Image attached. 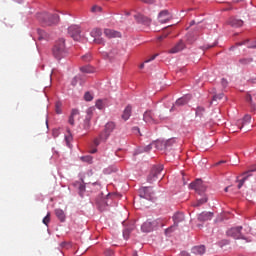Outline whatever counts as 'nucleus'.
I'll list each match as a JSON object with an SVG mask.
<instances>
[{
	"instance_id": "603ef678",
	"label": "nucleus",
	"mask_w": 256,
	"mask_h": 256,
	"mask_svg": "<svg viewBox=\"0 0 256 256\" xmlns=\"http://www.w3.org/2000/svg\"><path fill=\"white\" fill-rule=\"evenodd\" d=\"M180 255H181V256H191V254H189V253L186 252V251H182Z\"/></svg>"
},
{
	"instance_id": "13d9d810",
	"label": "nucleus",
	"mask_w": 256,
	"mask_h": 256,
	"mask_svg": "<svg viewBox=\"0 0 256 256\" xmlns=\"http://www.w3.org/2000/svg\"><path fill=\"white\" fill-rule=\"evenodd\" d=\"M224 191H225V193H227V192L229 191V187H226V188L224 189Z\"/></svg>"
},
{
	"instance_id": "c03bdc74",
	"label": "nucleus",
	"mask_w": 256,
	"mask_h": 256,
	"mask_svg": "<svg viewBox=\"0 0 256 256\" xmlns=\"http://www.w3.org/2000/svg\"><path fill=\"white\" fill-rule=\"evenodd\" d=\"M72 140H73V136H65L66 145L68 147H71V144L69 143H71Z\"/></svg>"
},
{
	"instance_id": "864d4df0",
	"label": "nucleus",
	"mask_w": 256,
	"mask_h": 256,
	"mask_svg": "<svg viewBox=\"0 0 256 256\" xmlns=\"http://www.w3.org/2000/svg\"><path fill=\"white\" fill-rule=\"evenodd\" d=\"M144 151H146V152H147V151H151V145L146 146L145 149H144Z\"/></svg>"
},
{
	"instance_id": "9d476101",
	"label": "nucleus",
	"mask_w": 256,
	"mask_h": 256,
	"mask_svg": "<svg viewBox=\"0 0 256 256\" xmlns=\"http://www.w3.org/2000/svg\"><path fill=\"white\" fill-rule=\"evenodd\" d=\"M256 171V164L251 166L250 169L242 174L243 178L239 180L238 189H241L243 185H245V181L251 177V173H254Z\"/></svg>"
},
{
	"instance_id": "ea45409f",
	"label": "nucleus",
	"mask_w": 256,
	"mask_h": 256,
	"mask_svg": "<svg viewBox=\"0 0 256 256\" xmlns=\"http://www.w3.org/2000/svg\"><path fill=\"white\" fill-rule=\"evenodd\" d=\"M224 96H225V94H223V93L216 94L213 96V101H221V99H223Z\"/></svg>"
},
{
	"instance_id": "f8f14e48",
	"label": "nucleus",
	"mask_w": 256,
	"mask_h": 256,
	"mask_svg": "<svg viewBox=\"0 0 256 256\" xmlns=\"http://www.w3.org/2000/svg\"><path fill=\"white\" fill-rule=\"evenodd\" d=\"M143 121L149 123L150 125H156L157 120H155V114L151 110H147L143 115Z\"/></svg>"
},
{
	"instance_id": "7ed1b4c3",
	"label": "nucleus",
	"mask_w": 256,
	"mask_h": 256,
	"mask_svg": "<svg viewBox=\"0 0 256 256\" xmlns=\"http://www.w3.org/2000/svg\"><path fill=\"white\" fill-rule=\"evenodd\" d=\"M39 21L45 23V25H55V23H59V15L58 14H49L47 12L38 14Z\"/></svg>"
},
{
	"instance_id": "f3484780",
	"label": "nucleus",
	"mask_w": 256,
	"mask_h": 256,
	"mask_svg": "<svg viewBox=\"0 0 256 256\" xmlns=\"http://www.w3.org/2000/svg\"><path fill=\"white\" fill-rule=\"evenodd\" d=\"M189 103V96H184L182 98H179L176 100L175 105L170 109V111H173L175 107H181L183 105H187Z\"/></svg>"
},
{
	"instance_id": "6e6d98bb",
	"label": "nucleus",
	"mask_w": 256,
	"mask_h": 256,
	"mask_svg": "<svg viewBox=\"0 0 256 256\" xmlns=\"http://www.w3.org/2000/svg\"><path fill=\"white\" fill-rule=\"evenodd\" d=\"M222 84H223V85H227V80L222 79Z\"/></svg>"
},
{
	"instance_id": "2eb2a0df",
	"label": "nucleus",
	"mask_w": 256,
	"mask_h": 256,
	"mask_svg": "<svg viewBox=\"0 0 256 256\" xmlns=\"http://www.w3.org/2000/svg\"><path fill=\"white\" fill-rule=\"evenodd\" d=\"M153 188L151 187H142L140 188V197L143 199H152Z\"/></svg>"
},
{
	"instance_id": "412c9836",
	"label": "nucleus",
	"mask_w": 256,
	"mask_h": 256,
	"mask_svg": "<svg viewBox=\"0 0 256 256\" xmlns=\"http://www.w3.org/2000/svg\"><path fill=\"white\" fill-rule=\"evenodd\" d=\"M93 108H89L87 110V116L86 119L84 120V129H89L91 127V115H93Z\"/></svg>"
},
{
	"instance_id": "de8ad7c7",
	"label": "nucleus",
	"mask_w": 256,
	"mask_h": 256,
	"mask_svg": "<svg viewBox=\"0 0 256 256\" xmlns=\"http://www.w3.org/2000/svg\"><path fill=\"white\" fill-rule=\"evenodd\" d=\"M101 141H104V140H101V135L99 136V138H96L94 140V145L97 147L100 145Z\"/></svg>"
},
{
	"instance_id": "72a5a7b5",
	"label": "nucleus",
	"mask_w": 256,
	"mask_h": 256,
	"mask_svg": "<svg viewBox=\"0 0 256 256\" xmlns=\"http://www.w3.org/2000/svg\"><path fill=\"white\" fill-rule=\"evenodd\" d=\"M205 113V108L199 106L196 109V115L197 117H203V114Z\"/></svg>"
},
{
	"instance_id": "2f4dec72",
	"label": "nucleus",
	"mask_w": 256,
	"mask_h": 256,
	"mask_svg": "<svg viewBox=\"0 0 256 256\" xmlns=\"http://www.w3.org/2000/svg\"><path fill=\"white\" fill-rule=\"evenodd\" d=\"M207 198L204 196L202 199H199L195 204L194 207H201V205H204V203H207Z\"/></svg>"
},
{
	"instance_id": "dca6fc26",
	"label": "nucleus",
	"mask_w": 256,
	"mask_h": 256,
	"mask_svg": "<svg viewBox=\"0 0 256 256\" xmlns=\"http://www.w3.org/2000/svg\"><path fill=\"white\" fill-rule=\"evenodd\" d=\"M241 45H246L248 49H256V40L246 39L242 42L236 43L237 47H241Z\"/></svg>"
},
{
	"instance_id": "a19ab883",
	"label": "nucleus",
	"mask_w": 256,
	"mask_h": 256,
	"mask_svg": "<svg viewBox=\"0 0 256 256\" xmlns=\"http://www.w3.org/2000/svg\"><path fill=\"white\" fill-rule=\"evenodd\" d=\"M81 161H84L85 163H92L93 157H91V156H84V157H81Z\"/></svg>"
},
{
	"instance_id": "4be33fe9",
	"label": "nucleus",
	"mask_w": 256,
	"mask_h": 256,
	"mask_svg": "<svg viewBox=\"0 0 256 256\" xmlns=\"http://www.w3.org/2000/svg\"><path fill=\"white\" fill-rule=\"evenodd\" d=\"M104 35H106L108 39H113L115 37H121V32L111 30V29H105Z\"/></svg>"
},
{
	"instance_id": "c756f323",
	"label": "nucleus",
	"mask_w": 256,
	"mask_h": 256,
	"mask_svg": "<svg viewBox=\"0 0 256 256\" xmlns=\"http://www.w3.org/2000/svg\"><path fill=\"white\" fill-rule=\"evenodd\" d=\"M82 73H93L94 69L91 66H82L80 67Z\"/></svg>"
},
{
	"instance_id": "cd10ccee",
	"label": "nucleus",
	"mask_w": 256,
	"mask_h": 256,
	"mask_svg": "<svg viewBox=\"0 0 256 256\" xmlns=\"http://www.w3.org/2000/svg\"><path fill=\"white\" fill-rule=\"evenodd\" d=\"M55 215L58 217L59 221L62 223L65 221V212L61 209H56L55 210Z\"/></svg>"
},
{
	"instance_id": "4c0bfd02",
	"label": "nucleus",
	"mask_w": 256,
	"mask_h": 256,
	"mask_svg": "<svg viewBox=\"0 0 256 256\" xmlns=\"http://www.w3.org/2000/svg\"><path fill=\"white\" fill-rule=\"evenodd\" d=\"M63 106V104L61 102H56L55 104V111L58 115H61V107Z\"/></svg>"
},
{
	"instance_id": "4d7b16f0",
	"label": "nucleus",
	"mask_w": 256,
	"mask_h": 256,
	"mask_svg": "<svg viewBox=\"0 0 256 256\" xmlns=\"http://www.w3.org/2000/svg\"><path fill=\"white\" fill-rule=\"evenodd\" d=\"M144 67H145L144 63L140 65V69H143Z\"/></svg>"
},
{
	"instance_id": "7c9ffc66",
	"label": "nucleus",
	"mask_w": 256,
	"mask_h": 256,
	"mask_svg": "<svg viewBox=\"0 0 256 256\" xmlns=\"http://www.w3.org/2000/svg\"><path fill=\"white\" fill-rule=\"evenodd\" d=\"M72 85L73 87H75V85H77L78 83H80V85H82L83 83V80L81 79V76L78 75V76H75L73 79H72Z\"/></svg>"
},
{
	"instance_id": "6e6552de",
	"label": "nucleus",
	"mask_w": 256,
	"mask_h": 256,
	"mask_svg": "<svg viewBox=\"0 0 256 256\" xmlns=\"http://www.w3.org/2000/svg\"><path fill=\"white\" fill-rule=\"evenodd\" d=\"M68 35L74 39V41H79L81 39V27L78 25H72L68 28Z\"/></svg>"
},
{
	"instance_id": "bb28decb",
	"label": "nucleus",
	"mask_w": 256,
	"mask_h": 256,
	"mask_svg": "<svg viewBox=\"0 0 256 256\" xmlns=\"http://www.w3.org/2000/svg\"><path fill=\"white\" fill-rule=\"evenodd\" d=\"M129 117H131V106H127L122 114V119H124V121L129 120Z\"/></svg>"
},
{
	"instance_id": "aec40b11",
	"label": "nucleus",
	"mask_w": 256,
	"mask_h": 256,
	"mask_svg": "<svg viewBox=\"0 0 256 256\" xmlns=\"http://www.w3.org/2000/svg\"><path fill=\"white\" fill-rule=\"evenodd\" d=\"M185 49V43L183 40H180L172 49L168 51V53H179V51H183Z\"/></svg>"
},
{
	"instance_id": "20e7f679",
	"label": "nucleus",
	"mask_w": 256,
	"mask_h": 256,
	"mask_svg": "<svg viewBox=\"0 0 256 256\" xmlns=\"http://www.w3.org/2000/svg\"><path fill=\"white\" fill-rule=\"evenodd\" d=\"M173 221L174 224L170 228L166 229L167 235H169V233H173V231L176 230L177 227H179V223H183V221H185V214L181 212L175 213L173 216Z\"/></svg>"
},
{
	"instance_id": "0eeeda50",
	"label": "nucleus",
	"mask_w": 256,
	"mask_h": 256,
	"mask_svg": "<svg viewBox=\"0 0 256 256\" xmlns=\"http://www.w3.org/2000/svg\"><path fill=\"white\" fill-rule=\"evenodd\" d=\"M190 189H194L198 195H203V192L207 191V186L203 184L202 179H197L190 184Z\"/></svg>"
},
{
	"instance_id": "e433bc0d",
	"label": "nucleus",
	"mask_w": 256,
	"mask_h": 256,
	"mask_svg": "<svg viewBox=\"0 0 256 256\" xmlns=\"http://www.w3.org/2000/svg\"><path fill=\"white\" fill-rule=\"evenodd\" d=\"M242 65H249V63H253V58H244L240 60Z\"/></svg>"
},
{
	"instance_id": "c9c22d12",
	"label": "nucleus",
	"mask_w": 256,
	"mask_h": 256,
	"mask_svg": "<svg viewBox=\"0 0 256 256\" xmlns=\"http://www.w3.org/2000/svg\"><path fill=\"white\" fill-rule=\"evenodd\" d=\"M96 107H97V109H105V102L103 101V100H97L96 101Z\"/></svg>"
},
{
	"instance_id": "a878e982",
	"label": "nucleus",
	"mask_w": 256,
	"mask_h": 256,
	"mask_svg": "<svg viewBox=\"0 0 256 256\" xmlns=\"http://www.w3.org/2000/svg\"><path fill=\"white\" fill-rule=\"evenodd\" d=\"M37 33H38L39 41H43V39H45V40L49 39V35L44 30L38 29Z\"/></svg>"
},
{
	"instance_id": "49530a36",
	"label": "nucleus",
	"mask_w": 256,
	"mask_h": 256,
	"mask_svg": "<svg viewBox=\"0 0 256 256\" xmlns=\"http://www.w3.org/2000/svg\"><path fill=\"white\" fill-rule=\"evenodd\" d=\"M83 61L89 62L91 61L92 57L91 54H86L84 56H82Z\"/></svg>"
},
{
	"instance_id": "1a4fd4ad",
	"label": "nucleus",
	"mask_w": 256,
	"mask_h": 256,
	"mask_svg": "<svg viewBox=\"0 0 256 256\" xmlns=\"http://www.w3.org/2000/svg\"><path fill=\"white\" fill-rule=\"evenodd\" d=\"M242 229L243 227L241 226L231 228L227 231V235L233 239H243V235L241 234Z\"/></svg>"
},
{
	"instance_id": "393cba45",
	"label": "nucleus",
	"mask_w": 256,
	"mask_h": 256,
	"mask_svg": "<svg viewBox=\"0 0 256 256\" xmlns=\"http://www.w3.org/2000/svg\"><path fill=\"white\" fill-rule=\"evenodd\" d=\"M79 115V110L73 109L69 117L70 125H75V118Z\"/></svg>"
},
{
	"instance_id": "c85d7f7f",
	"label": "nucleus",
	"mask_w": 256,
	"mask_h": 256,
	"mask_svg": "<svg viewBox=\"0 0 256 256\" xmlns=\"http://www.w3.org/2000/svg\"><path fill=\"white\" fill-rule=\"evenodd\" d=\"M246 101L250 104L252 110L255 111V109H256V104L253 103V96H251V94H247V95H246Z\"/></svg>"
},
{
	"instance_id": "423d86ee",
	"label": "nucleus",
	"mask_w": 256,
	"mask_h": 256,
	"mask_svg": "<svg viewBox=\"0 0 256 256\" xmlns=\"http://www.w3.org/2000/svg\"><path fill=\"white\" fill-rule=\"evenodd\" d=\"M114 130H115V123L108 122L105 125L104 131L100 134L101 141H107Z\"/></svg>"
},
{
	"instance_id": "37998d69",
	"label": "nucleus",
	"mask_w": 256,
	"mask_h": 256,
	"mask_svg": "<svg viewBox=\"0 0 256 256\" xmlns=\"http://www.w3.org/2000/svg\"><path fill=\"white\" fill-rule=\"evenodd\" d=\"M157 57H159V54H154L149 59L145 60L144 63H151V61H155V59H157Z\"/></svg>"
},
{
	"instance_id": "473e14b6",
	"label": "nucleus",
	"mask_w": 256,
	"mask_h": 256,
	"mask_svg": "<svg viewBox=\"0 0 256 256\" xmlns=\"http://www.w3.org/2000/svg\"><path fill=\"white\" fill-rule=\"evenodd\" d=\"M78 189L80 196L83 197V193H85V181L82 180V184H79Z\"/></svg>"
},
{
	"instance_id": "b1692460",
	"label": "nucleus",
	"mask_w": 256,
	"mask_h": 256,
	"mask_svg": "<svg viewBox=\"0 0 256 256\" xmlns=\"http://www.w3.org/2000/svg\"><path fill=\"white\" fill-rule=\"evenodd\" d=\"M192 253L194 255H204L205 254V245L194 246L192 248Z\"/></svg>"
},
{
	"instance_id": "6ab92c4d",
	"label": "nucleus",
	"mask_w": 256,
	"mask_h": 256,
	"mask_svg": "<svg viewBox=\"0 0 256 256\" xmlns=\"http://www.w3.org/2000/svg\"><path fill=\"white\" fill-rule=\"evenodd\" d=\"M227 24L234 28L243 27V20L232 17L227 21Z\"/></svg>"
},
{
	"instance_id": "f704fd0d",
	"label": "nucleus",
	"mask_w": 256,
	"mask_h": 256,
	"mask_svg": "<svg viewBox=\"0 0 256 256\" xmlns=\"http://www.w3.org/2000/svg\"><path fill=\"white\" fill-rule=\"evenodd\" d=\"M51 221V213H47V215L43 218L42 223H44V225H49Z\"/></svg>"
},
{
	"instance_id": "680f3d73",
	"label": "nucleus",
	"mask_w": 256,
	"mask_h": 256,
	"mask_svg": "<svg viewBox=\"0 0 256 256\" xmlns=\"http://www.w3.org/2000/svg\"><path fill=\"white\" fill-rule=\"evenodd\" d=\"M92 185H95V182H92Z\"/></svg>"
},
{
	"instance_id": "5701e85b",
	"label": "nucleus",
	"mask_w": 256,
	"mask_h": 256,
	"mask_svg": "<svg viewBox=\"0 0 256 256\" xmlns=\"http://www.w3.org/2000/svg\"><path fill=\"white\" fill-rule=\"evenodd\" d=\"M213 219V213L211 212H202L198 215V221H211Z\"/></svg>"
},
{
	"instance_id": "9b49d317",
	"label": "nucleus",
	"mask_w": 256,
	"mask_h": 256,
	"mask_svg": "<svg viewBox=\"0 0 256 256\" xmlns=\"http://www.w3.org/2000/svg\"><path fill=\"white\" fill-rule=\"evenodd\" d=\"M102 34L103 32L99 28H95L90 32L91 37H93L94 43H97L98 45H101L103 43V38H99Z\"/></svg>"
},
{
	"instance_id": "09e8293b",
	"label": "nucleus",
	"mask_w": 256,
	"mask_h": 256,
	"mask_svg": "<svg viewBox=\"0 0 256 256\" xmlns=\"http://www.w3.org/2000/svg\"><path fill=\"white\" fill-rule=\"evenodd\" d=\"M142 3H148V4H151V3H155V0H140Z\"/></svg>"
},
{
	"instance_id": "f257e3e1",
	"label": "nucleus",
	"mask_w": 256,
	"mask_h": 256,
	"mask_svg": "<svg viewBox=\"0 0 256 256\" xmlns=\"http://www.w3.org/2000/svg\"><path fill=\"white\" fill-rule=\"evenodd\" d=\"M52 53L55 59L61 60L67 55V48H65V39L61 38L56 41Z\"/></svg>"
},
{
	"instance_id": "39448f33",
	"label": "nucleus",
	"mask_w": 256,
	"mask_h": 256,
	"mask_svg": "<svg viewBox=\"0 0 256 256\" xmlns=\"http://www.w3.org/2000/svg\"><path fill=\"white\" fill-rule=\"evenodd\" d=\"M161 173H163V165L154 166L147 178L148 183H153V181L161 177Z\"/></svg>"
},
{
	"instance_id": "f03ea898",
	"label": "nucleus",
	"mask_w": 256,
	"mask_h": 256,
	"mask_svg": "<svg viewBox=\"0 0 256 256\" xmlns=\"http://www.w3.org/2000/svg\"><path fill=\"white\" fill-rule=\"evenodd\" d=\"M158 227H163L161 219L147 220L142 224L141 230L143 233H151V231H155Z\"/></svg>"
},
{
	"instance_id": "a18cd8bd",
	"label": "nucleus",
	"mask_w": 256,
	"mask_h": 256,
	"mask_svg": "<svg viewBox=\"0 0 256 256\" xmlns=\"http://www.w3.org/2000/svg\"><path fill=\"white\" fill-rule=\"evenodd\" d=\"M102 8L100 6H93L92 7V13H98L101 12Z\"/></svg>"
},
{
	"instance_id": "bf43d9fd",
	"label": "nucleus",
	"mask_w": 256,
	"mask_h": 256,
	"mask_svg": "<svg viewBox=\"0 0 256 256\" xmlns=\"http://www.w3.org/2000/svg\"><path fill=\"white\" fill-rule=\"evenodd\" d=\"M91 153H97V149L92 150Z\"/></svg>"
},
{
	"instance_id": "a211bd4d",
	"label": "nucleus",
	"mask_w": 256,
	"mask_h": 256,
	"mask_svg": "<svg viewBox=\"0 0 256 256\" xmlns=\"http://www.w3.org/2000/svg\"><path fill=\"white\" fill-rule=\"evenodd\" d=\"M134 17L138 23H143V25H151V19L143 14H136Z\"/></svg>"
},
{
	"instance_id": "ddd939ff",
	"label": "nucleus",
	"mask_w": 256,
	"mask_h": 256,
	"mask_svg": "<svg viewBox=\"0 0 256 256\" xmlns=\"http://www.w3.org/2000/svg\"><path fill=\"white\" fill-rule=\"evenodd\" d=\"M171 19H173V16H171L168 10H162L158 15L159 23H168Z\"/></svg>"
},
{
	"instance_id": "8fccbe9b",
	"label": "nucleus",
	"mask_w": 256,
	"mask_h": 256,
	"mask_svg": "<svg viewBox=\"0 0 256 256\" xmlns=\"http://www.w3.org/2000/svg\"><path fill=\"white\" fill-rule=\"evenodd\" d=\"M166 37H167V34L161 35L158 37V40L163 41V39H166Z\"/></svg>"
},
{
	"instance_id": "58836bf2",
	"label": "nucleus",
	"mask_w": 256,
	"mask_h": 256,
	"mask_svg": "<svg viewBox=\"0 0 256 256\" xmlns=\"http://www.w3.org/2000/svg\"><path fill=\"white\" fill-rule=\"evenodd\" d=\"M84 99H85V101H93V94L90 92H86L84 94Z\"/></svg>"
},
{
	"instance_id": "5fc2aeb1",
	"label": "nucleus",
	"mask_w": 256,
	"mask_h": 256,
	"mask_svg": "<svg viewBox=\"0 0 256 256\" xmlns=\"http://www.w3.org/2000/svg\"><path fill=\"white\" fill-rule=\"evenodd\" d=\"M223 163H225V161H224V160H221V161H219L216 165H223Z\"/></svg>"
},
{
	"instance_id": "4468645a",
	"label": "nucleus",
	"mask_w": 256,
	"mask_h": 256,
	"mask_svg": "<svg viewBox=\"0 0 256 256\" xmlns=\"http://www.w3.org/2000/svg\"><path fill=\"white\" fill-rule=\"evenodd\" d=\"M251 123V115L246 114L243 119L237 120L236 126L238 129H243V127H247Z\"/></svg>"
},
{
	"instance_id": "3c124183",
	"label": "nucleus",
	"mask_w": 256,
	"mask_h": 256,
	"mask_svg": "<svg viewBox=\"0 0 256 256\" xmlns=\"http://www.w3.org/2000/svg\"><path fill=\"white\" fill-rule=\"evenodd\" d=\"M133 132L134 133H141V130L139 129V127H134Z\"/></svg>"
},
{
	"instance_id": "79ce46f5",
	"label": "nucleus",
	"mask_w": 256,
	"mask_h": 256,
	"mask_svg": "<svg viewBox=\"0 0 256 256\" xmlns=\"http://www.w3.org/2000/svg\"><path fill=\"white\" fill-rule=\"evenodd\" d=\"M131 234V229L129 228H126L124 231H123V237L124 239H129V235Z\"/></svg>"
},
{
	"instance_id": "052dcab7",
	"label": "nucleus",
	"mask_w": 256,
	"mask_h": 256,
	"mask_svg": "<svg viewBox=\"0 0 256 256\" xmlns=\"http://www.w3.org/2000/svg\"><path fill=\"white\" fill-rule=\"evenodd\" d=\"M133 256H139V255H137V252H134V253H133Z\"/></svg>"
}]
</instances>
